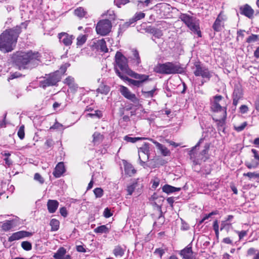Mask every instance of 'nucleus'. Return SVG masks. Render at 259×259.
Here are the masks:
<instances>
[{
    "label": "nucleus",
    "mask_w": 259,
    "mask_h": 259,
    "mask_svg": "<svg viewBox=\"0 0 259 259\" xmlns=\"http://www.w3.org/2000/svg\"><path fill=\"white\" fill-rule=\"evenodd\" d=\"M217 213L215 211H212L209 214H205V216L202 218V219L200 221V224L203 223L204 221L208 219L210 217H211L212 215L216 214Z\"/></svg>",
    "instance_id": "nucleus-55"
},
{
    "label": "nucleus",
    "mask_w": 259,
    "mask_h": 259,
    "mask_svg": "<svg viewBox=\"0 0 259 259\" xmlns=\"http://www.w3.org/2000/svg\"><path fill=\"white\" fill-rule=\"evenodd\" d=\"M124 140L126 141L127 142H130L132 143H136V142L141 140L142 139H144V138H141V137H130L128 136H126L124 137Z\"/></svg>",
    "instance_id": "nucleus-40"
},
{
    "label": "nucleus",
    "mask_w": 259,
    "mask_h": 259,
    "mask_svg": "<svg viewBox=\"0 0 259 259\" xmlns=\"http://www.w3.org/2000/svg\"><path fill=\"white\" fill-rule=\"evenodd\" d=\"M165 250L161 248H157L153 252L151 259H161L162 255L165 253Z\"/></svg>",
    "instance_id": "nucleus-30"
},
{
    "label": "nucleus",
    "mask_w": 259,
    "mask_h": 259,
    "mask_svg": "<svg viewBox=\"0 0 259 259\" xmlns=\"http://www.w3.org/2000/svg\"><path fill=\"white\" fill-rule=\"evenodd\" d=\"M87 40V37L85 35H80L77 38V45L81 46Z\"/></svg>",
    "instance_id": "nucleus-42"
},
{
    "label": "nucleus",
    "mask_w": 259,
    "mask_h": 259,
    "mask_svg": "<svg viewBox=\"0 0 259 259\" xmlns=\"http://www.w3.org/2000/svg\"><path fill=\"white\" fill-rule=\"evenodd\" d=\"M243 176L248 177L249 178V179H255V178H259V174H257V172H249L247 173H244V174H243Z\"/></svg>",
    "instance_id": "nucleus-45"
},
{
    "label": "nucleus",
    "mask_w": 259,
    "mask_h": 259,
    "mask_svg": "<svg viewBox=\"0 0 259 259\" xmlns=\"http://www.w3.org/2000/svg\"><path fill=\"white\" fill-rule=\"evenodd\" d=\"M145 16V14L142 12H137L134 15L133 18L132 19V22H131L130 24H132L133 23L141 20V19L144 18Z\"/></svg>",
    "instance_id": "nucleus-39"
},
{
    "label": "nucleus",
    "mask_w": 259,
    "mask_h": 259,
    "mask_svg": "<svg viewBox=\"0 0 259 259\" xmlns=\"http://www.w3.org/2000/svg\"><path fill=\"white\" fill-rule=\"evenodd\" d=\"M64 83L68 85L69 88L73 91H75L77 88V85L74 83V78L71 76L67 77L65 79Z\"/></svg>",
    "instance_id": "nucleus-23"
},
{
    "label": "nucleus",
    "mask_w": 259,
    "mask_h": 259,
    "mask_svg": "<svg viewBox=\"0 0 259 259\" xmlns=\"http://www.w3.org/2000/svg\"><path fill=\"white\" fill-rule=\"evenodd\" d=\"M258 35L256 34H252L247 38L246 42L248 43L255 42L258 40Z\"/></svg>",
    "instance_id": "nucleus-48"
},
{
    "label": "nucleus",
    "mask_w": 259,
    "mask_h": 259,
    "mask_svg": "<svg viewBox=\"0 0 259 259\" xmlns=\"http://www.w3.org/2000/svg\"><path fill=\"white\" fill-rule=\"evenodd\" d=\"M98 93L107 95L109 92V88L107 85H101L97 90Z\"/></svg>",
    "instance_id": "nucleus-38"
},
{
    "label": "nucleus",
    "mask_w": 259,
    "mask_h": 259,
    "mask_svg": "<svg viewBox=\"0 0 259 259\" xmlns=\"http://www.w3.org/2000/svg\"><path fill=\"white\" fill-rule=\"evenodd\" d=\"M32 235L31 233H30L25 231H20L14 233L11 235L8 238L9 242H13L16 240H18L23 239L25 237H29Z\"/></svg>",
    "instance_id": "nucleus-12"
},
{
    "label": "nucleus",
    "mask_w": 259,
    "mask_h": 259,
    "mask_svg": "<svg viewBox=\"0 0 259 259\" xmlns=\"http://www.w3.org/2000/svg\"><path fill=\"white\" fill-rule=\"evenodd\" d=\"M132 53L133 55V57H132L133 63L135 65L138 66L141 63V59L139 53L138 51L135 49L132 50Z\"/></svg>",
    "instance_id": "nucleus-21"
},
{
    "label": "nucleus",
    "mask_w": 259,
    "mask_h": 259,
    "mask_svg": "<svg viewBox=\"0 0 259 259\" xmlns=\"http://www.w3.org/2000/svg\"><path fill=\"white\" fill-rule=\"evenodd\" d=\"M153 37L159 38L162 35V32L161 30L155 29L152 31Z\"/></svg>",
    "instance_id": "nucleus-51"
},
{
    "label": "nucleus",
    "mask_w": 259,
    "mask_h": 259,
    "mask_svg": "<svg viewBox=\"0 0 259 259\" xmlns=\"http://www.w3.org/2000/svg\"><path fill=\"white\" fill-rule=\"evenodd\" d=\"M20 75L19 73L15 72L11 74L10 76L8 78V80L13 79L19 77Z\"/></svg>",
    "instance_id": "nucleus-64"
},
{
    "label": "nucleus",
    "mask_w": 259,
    "mask_h": 259,
    "mask_svg": "<svg viewBox=\"0 0 259 259\" xmlns=\"http://www.w3.org/2000/svg\"><path fill=\"white\" fill-rule=\"evenodd\" d=\"M256 252H257V250L255 249V248L252 247V248H250L249 249H248V250L247 251V254L249 255H255Z\"/></svg>",
    "instance_id": "nucleus-61"
},
{
    "label": "nucleus",
    "mask_w": 259,
    "mask_h": 259,
    "mask_svg": "<svg viewBox=\"0 0 259 259\" xmlns=\"http://www.w3.org/2000/svg\"><path fill=\"white\" fill-rule=\"evenodd\" d=\"M40 54L38 52L32 51L28 52H18L14 57V60L20 69L33 68L40 62Z\"/></svg>",
    "instance_id": "nucleus-1"
},
{
    "label": "nucleus",
    "mask_w": 259,
    "mask_h": 259,
    "mask_svg": "<svg viewBox=\"0 0 259 259\" xmlns=\"http://www.w3.org/2000/svg\"><path fill=\"white\" fill-rule=\"evenodd\" d=\"M119 91L123 96L132 102L136 103L138 101V99L136 95L133 94L127 88L123 85H120Z\"/></svg>",
    "instance_id": "nucleus-13"
},
{
    "label": "nucleus",
    "mask_w": 259,
    "mask_h": 259,
    "mask_svg": "<svg viewBox=\"0 0 259 259\" xmlns=\"http://www.w3.org/2000/svg\"><path fill=\"white\" fill-rule=\"evenodd\" d=\"M157 72L163 74L182 73L184 72L183 68L179 64L171 62H167L159 64L156 67Z\"/></svg>",
    "instance_id": "nucleus-5"
},
{
    "label": "nucleus",
    "mask_w": 259,
    "mask_h": 259,
    "mask_svg": "<svg viewBox=\"0 0 259 259\" xmlns=\"http://www.w3.org/2000/svg\"><path fill=\"white\" fill-rule=\"evenodd\" d=\"M110 228L108 227L107 225H101L94 229V232L98 234L108 233Z\"/></svg>",
    "instance_id": "nucleus-24"
},
{
    "label": "nucleus",
    "mask_w": 259,
    "mask_h": 259,
    "mask_svg": "<svg viewBox=\"0 0 259 259\" xmlns=\"http://www.w3.org/2000/svg\"><path fill=\"white\" fill-rule=\"evenodd\" d=\"M65 167L64 163L60 162L56 165L54 171H53V175L56 178H60L62 174L65 172Z\"/></svg>",
    "instance_id": "nucleus-17"
},
{
    "label": "nucleus",
    "mask_w": 259,
    "mask_h": 259,
    "mask_svg": "<svg viewBox=\"0 0 259 259\" xmlns=\"http://www.w3.org/2000/svg\"><path fill=\"white\" fill-rule=\"evenodd\" d=\"M213 228L215 232L216 238L218 239L219 237V226L218 221L216 220L213 222Z\"/></svg>",
    "instance_id": "nucleus-46"
},
{
    "label": "nucleus",
    "mask_w": 259,
    "mask_h": 259,
    "mask_svg": "<svg viewBox=\"0 0 259 259\" xmlns=\"http://www.w3.org/2000/svg\"><path fill=\"white\" fill-rule=\"evenodd\" d=\"M125 249L120 246H116L113 250V253L117 258L121 257L124 254Z\"/></svg>",
    "instance_id": "nucleus-22"
},
{
    "label": "nucleus",
    "mask_w": 259,
    "mask_h": 259,
    "mask_svg": "<svg viewBox=\"0 0 259 259\" xmlns=\"http://www.w3.org/2000/svg\"><path fill=\"white\" fill-rule=\"evenodd\" d=\"M21 26L6 30L0 35V51L3 53L12 51L16 45Z\"/></svg>",
    "instance_id": "nucleus-2"
},
{
    "label": "nucleus",
    "mask_w": 259,
    "mask_h": 259,
    "mask_svg": "<svg viewBox=\"0 0 259 259\" xmlns=\"http://www.w3.org/2000/svg\"><path fill=\"white\" fill-rule=\"evenodd\" d=\"M157 89L155 88L153 90L149 91H142L143 96L146 98H152L155 94Z\"/></svg>",
    "instance_id": "nucleus-33"
},
{
    "label": "nucleus",
    "mask_w": 259,
    "mask_h": 259,
    "mask_svg": "<svg viewBox=\"0 0 259 259\" xmlns=\"http://www.w3.org/2000/svg\"><path fill=\"white\" fill-rule=\"evenodd\" d=\"M259 164V161H253L252 163L246 162L245 165L249 169L254 168Z\"/></svg>",
    "instance_id": "nucleus-53"
},
{
    "label": "nucleus",
    "mask_w": 259,
    "mask_h": 259,
    "mask_svg": "<svg viewBox=\"0 0 259 259\" xmlns=\"http://www.w3.org/2000/svg\"><path fill=\"white\" fill-rule=\"evenodd\" d=\"M180 190V188L175 187L168 185H165L162 188L163 191L166 193H170L175 192L179 191Z\"/></svg>",
    "instance_id": "nucleus-28"
},
{
    "label": "nucleus",
    "mask_w": 259,
    "mask_h": 259,
    "mask_svg": "<svg viewBox=\"0 0 259 259\" xmlns=\"http://www.w3.org/2000/svg\"><path fill=\"white\" fill-rule=\"evenodd\" d=\"M97 45L98 48L103 52H107L108 50L106 45V41L104 39L99 40L97 41Z\"/></svg>",
    "instance_id": "nucleus-29"
},
{
    "label": "nucleus",
    "mask_w": 259,
    "mask_h": 259,
    "mask_svg": "<svg viewBox=\"0 0 259 259\" xmlns=\"http://www.w3.org/2000/svg\"><path fill=\"white\" fill-rule=\"evenodd\" d=\"M226 117V111H224L223 117L220 119H215L214 118H213V120H215L217 122L218 127L220 128L224 126L225 122V119Z\"/></svg>",
    "instance_id": "nucleus-36"
},
{
    "label": "nucleus",
    "mask_w": 259,
    "mask_h": 259,
    "mask_svg": "<svg viewBox=\"0 0 259 259\" xmlns=\"http://www.w3.org/2000/svg\"><path fill=\"white\" fill-rule=\"evenodd\" d=\"M151 141L155 145L157 148L160 151L161 153L163 156H168L169 155L170 151L168 150V149L166 147H165L164 146L160 144L159 143L157 142V141H155L153 140H151Z\"/></svg>",
    "instance_id": "nucleus-20"
},
{
    "label": "nucleus",
    "mask_w": 259,
    "mask_h": 259,
    "mask_svg": "<svg viewBox=\"0 0 259 259\" xmlns=\"http://www.w3.org/2000/svg\"><path fill=\"white\" fill-rule=\"evenodd\" d=\"M248 108L246 105H241L240 107V112L242 114H245L248 111Z\"/></svg>",
    "instance_id": "nucleus-58"
},
{
    "label": "nucleus",
    "mask_w": 259,
    "mask_h": 259,
    "mask_svg": "<svg viewBox=\"0 0 259 259\" xmlns=\"http://www.w3.org/2000/svg\"><path fill=\"white\" fill-rule=\"evenodd\" d=\"M112 24L110 20L104 19L99 21L96 27V30L98 34L102 36L107 35L111 30Z\"/></svg>",
    "instance_id": "nucleus-8"
},
{
    "label": "nucleus",
    "mask_w": 259,
    "mask_h": 259,
    "mask_svg": "<svg viewBox=\"0 0 259 259\" xmlns=\"http://www.w3.org/2000/svg\"><path fill=\"white\" fill-rule=\"evenodd\" d=\"M243 96L242 89L240 86L236 85L235 87L233 94V98L241 99Z\"/></svg>",
    "instance_id": "nucleus-25"
},
{
    "label": "nucleus",
    "mask_w": 259,
    "mask_h": 259,
    "mask_svg": "<svg viewBox=\"0 0 259 259\" xmlns=\"http://www.w3.org/2000/svg\"><path fill=\"white\" fill-rule=\"evenodd\" d=\"M58 38L61 43L66 46H69L72 44L74 36L66 32H61L58 34Z\"/></svg>",
    "instance_id": "nucleus-14"
},
{
    "label": "nucleus",
    "mask_w": 259,
    "mask_h": 259,
    "mask_svg": "<svg viewBox=\"0 0 259 259\" xmlns=\"http://www.w3.org/2000/svg\"><path fill=\"white\" fill-rule=\"evenodd\" d=\"M54 259H71V256L67 253L66 248L60 247L53 255Z\"/></svg>",
    "instance_id": "nucleus-15"
},
{
    "label": "nucleus",
    "mask_w": 259,
    "mask_h": 259,
    "mask_svg": "<svg viewBox=\"0 0 259 259\" xmlns=\"http://www.w3.org/2000/svg\"><path fill=\"white\" fill-rule=\"evenodd\" d=\"M137 183H134L133 184L127 186L126 190L128 192V195H131L132 194L133 192L137 187Z\"/></svg>",
    "instance_id": "nucleus-44"
},
{
    "label": "nucleus",
    "mask_w": 259,
    "mask_h": 259,
    "mask_svg": "<svg viewBox=\"0 0 259 259\" xmlns=\"http://www.w3.org/2000/svg\"><path fill=\"white\" fill-rule=\"evenodd\" d=\"M211 108V109L214 112H219V111H221L222 110L223 112L226 111L225 110H224L223 109L222 107L220 105L219 103H216V102H213Z\"/></svg>",
    "instance_id": "nucleus-41"
},
{
    "label": "nucleus",
    "mask_w": 259,
    "mask_h": 259,
    "mask_svg": "<svg viewBox=\"0 0 259 259\" xmlns=\"http://www.w3.org/2000/svg\"><path fill=\"white\" fill-rule=\"evenodd\" d=\"M232 224L227 222L226 221H222L221 223V231L223 230H225L227 232H228L231 227Z\"/></svg>",
    "instance_id": "nucleus-37"
},
{
    "label": "nucleus",
    "mask_w": 259,
    "mask_h": 259,
    "mask_svg": "<svg viewBox=\"0 0 259 259\" xmlns=\"http://www.w3.org/2000/svg\"><path fill=\"white\" fill-rule=\"evenodd\" d=\"M222 24L223 23H221V20H220V17H217L213 24L212 27L215 31H219L221 30Z\"/></svg>",
    "instance_id": "nucleus-35"
},
{
    "label": "nucleus",
    "mask_w": 259,
    "mask_h": 259,
    "mask_svg": "<svg viewBox=\"0 0 259 259\" xmlns=\"http://www.w3.org/2000/svg\"><path fill=\"white\" fill-rule=\"evenodd\" d=\"M149 144L145 143L138 149L140 164L144 167H145V162L149 159Z\"/></svg>",
    "instance_id": "nucleus-11"
},
{
    "label": "nucleus",
    "mask_w": 259,
    "mask_h": 259,
    "mask_svg": "<svg viewBox=\"0 0 259 259\" xmlns=\"http://www.w3.org/2000/svg\"><path fill=\"white\" fill-rule=\"evenodd\" d=\"M59 221L55 219L51 220L50 225L51 226L52 231H56L59 228Z\"/></svg>",
    "instance_id": "nucleus-32"
},
{
    "label": "nucleus",
    "mask_w": 259,
    "mask_h": 259,
    "mask_svg": "<svg viewBox=\"0 0 259 259\" xmlns=\"http://www.w3.org/2000/svg\"><path fill=\"white\" fill-rule=\"evenodd\" d=\"M103 215L106 218H109L112 215V213L111 212L110 209L107 207L104 210Z\"/></svg>",
    "instance_id": "nucleus-56"
},
{
    "label": "nucleus",
    "mask_w": 259,
    "mask_h": 259,
    "mask_svg": "<svg viewBox=\"0 0 259 259\" xmlns=\"http://www.w3.org/2000/svg\"><path fill=\"white\" fill-rule=\"evenodd\" d=\"M180 18L192 31L195 32L199 36L200 35L198 20L196 18L186 14H182Z\"/></svg>",
    "instance_id": "nucleus-6"
},
{
    "label": "nucleus",
    "mask_w": 259,
    "mask_h": 259,
    "mask_svg": "<svg viewBox=\"0 0 259 259\" xmlns=\"http://www.w3.org/2000/svg\"><path fill=\"white\" fill-rule=\"evenodd\" d=\"M246 125H247V122H244L240 125H238V126L235 125L234 128L237 132H241L242 131H243L245 128V127H246Z\"/></svg>",
    "instance_id": "nucleus-54"
},
{
    "label": "nucleus",
    "mask_w": 259,
    "mask_h": 259,
    "mask_svg": "<svg viewBox=\"0 0 259 259\" xmlns=\"http://www.w3.org/2000/svg\"><path fill=\"white\" fill-rule=\"evenodd\" d=\"M74 14L79 18L85 17L87 12L82 7H79L74 10Z\"/></svg>",
    "instance_id": "nucleus-34"
},
{
    "label": "nucleus",
    "mask_w": 259,
    "mask_h": 259,
    "mask_svg": "<svg viewBox=\"0 0 259 259\" xmlns=\"http://www.w3.org/2000/svg\"><path fill=\"white\" fill-rule=\"evenodd\" d=\"M76 250L80 252H85L86 249L82 245H77Z\"/></svg>",
    "instance_id": "nucleus-63"
},
{
    "label": "nucleus",
    "mask_w": 259,
    "mask_h": 259,
    "mask_svg": "<svg viewBox=\"0 0 259 259\" xmlns=\"http://www.w3.org/2000/svg\"><path fill=\"white\" fill-rule=\"evenodd\" d=\"M237 233L238 234L239 239H242L247 235V231H237Z\"/></svg>",
    "instance_id": "nucleus-62"
},
{
    "label": "nucleus",
    "mask_w": 259,
    "mask_h": 259,
    "mask_svg": "<svg viewBox=\"0 0 259 259\" xmlns=\"http://www.w3.org/2000/svg\"><path fill=\"white\" fill-rule=\"evenodd\" d=\"M115 65L114 69L116 74L117 72L121 74L128 75L134 78H139L137 73L128 68L127 59L119 52H117L115 56Z\"/></svg>",
    "instance_id": "nucleus-3"
},
{
    "label": "nucleus",
    "mask_w": 259,
    "mask_h": 259,
    "mask_svg": "<svg viewBox=\"0 0 259 259\" xmlns=\"http://www.w3.org/2000/svg\"><path fill=\"white\" fill-rule=\"evenodd\" d=\"M21 247L23 249L29 251L32 249V245L30 242L25 241L21 242Z\"/></svg>",
    "instance_id": "nucleus-43"
},
{
    "label": "nucleus",
    "mask_w": 259,
    "mask_h": 259,
    "mask_svg": "<svg viewBox=\"0 0 259 259\" xmlns=\"http://www.w3.org/2000/svg\"><path fill=\"white\" fill-rule=\"evenodd\" d=\"M59 206V202L55 200H49L47 202V207L50 213H54Z\"/></svg>",
    "instance_id": "nucleus-19"
},
{
    "label": "nucleus",
    "mask_w": 259,
    "mask_h": 259,
    "mask_svg": "<svg viewBox=\"0 0 259 259\" xmlns=\"http://www.w3.org/2000/svg\"><path fill=\"white\" fill-rule=\"evenodd\" d=\"M129 2V0H114V1L115 5L119 8H120L121 5H124Z\"/></svg>",
    "instance_id": "nucleus-50"
},
{
    "label": "nucleus",
    "mask_w": 259,
    "mask_h": 259,
    "mask_svg": "<svg viewBox=\"0 0 259 259\" xmlns=\"http://www.w3.org/2000/svg\"><path fill=\"white\" fill-rule=\"evenodd\" d=\"M18 136L19 138L22 140L24 139L25 136V133H24V126L23 125L20 126V127L19 128V130L18 131L17 133Z\"/></svg>",
    "instance_id": "nucleus-47"
},
{
    "label": "nucleus",
    "mask_w": 259,
    "mask_h": 259,
    "mask_svg": "<svg viewBox=\"0 0 259 259\" xmlns=\"http://www.w3.org/2000/svg\"><path fill=\"white\" fill-rule=\"evenodd\" d=\"M137 75H139V78H135L136 79H139V80H134L128 78L126 75L121 74L118 72H117V75L123 80L127 81L130 84H132L134 86L139 87L141 85L142 83L147 80L148 79L149 76L146 75L140 74L137 73Z\"/></svg>",
    "instance_id": "nucleus-10"
},
{
    "label": "nucleus",
    "mask_w": 259,
    "mask_h": 259,
    "mask_svg": "<svg viewBox=\"0 0 259 259\" xmlns=\"http://www.w3.org/2000/svg\"><path fill=\"white\" fill-rule=\"evenodd\" d=\"M60 212L64 217H66L68 214L67 211L65 207H61L60 209Z\"/></svg>",
    "instance_id": "nucleus-60"
},
{
    "label": "nucleus",
    "mask_w": 259,
    "mask_h": 259,
    "mask_svg": "<svg viewBox=\"0 0 259 259\" xmlns=\"http://www.w3.org/2000/svg\"><path fill=\"white\" fill-rule=\"evenodd\" d=\"M35 181L38 182L40 184H42L45 181L41 176L38 173H35L34 176Z\"/></svg>",
    "instance_id": "nucleus-52"
},
{
    "label": "nucleus",
    "mask_w": 259,
    "mask_h": 259,
    "mask_svg": "<svg viewBox=\"0 0 259 259\" xmlns=\"http://www.w3.org/2000/svg\"><path fill=\"white\" fill-rule=\"evenodd\" d=\"M203 141L202 138L200 139L198 142V143L193 147L192 149L189 151V155L191 160L193 161L194 163L196 164H199L200 161H205L207 157L206 156L208 149L209 148V146L208 145H205L204 147V149L201 151V152L199 154V155L196 157L195 156V150L196 148L199 146L200 144L202 143Z\"/></svg>",
    "instance_id": "nucleus-7"
},
{
    "label": "nucleus",
    "mask_w": 259,
    "mask_h": 259,
    "mask_svg": "<svg viewBox=\"0 0 259 259\" xmlns=\"http://www.w3.org/2000/svg\"><path fill=\"white\" fill-rule=\"evenodd\" d=\"M251 151L253 154L255 159L256 160L255 161H259V154L258 153V151L254 149H252Z\"/></svg>",
    "instance_id": "nucleus-59"
},
{
    "label": "nucleus",
    "mask_w": 259,
    "mask_h": 259,
    "mask_svg": "<svg viewBox=\"0 0 259 259\" xmlns=\"http://www.w3.org/2000/svg\"><path fill=\"white\" fill-rule=\"evenodd\" d=\"M93 143L94 144L98 145L103 140V135L98 132H95L93 135Z\"/></svg>",
    "instance_id": "nucleus-26"
},
{
    "label": "nucleus",
    "mask_w": 259,
    "mask_h": 259,
    "mask_svg": "<svg viewBox=\"0 0 259 259\" xmlns=\"http://www.w3.org/2000/svg\"><path fill=\"white\" fill-rule=\"evenodd\" d=\"M0 224H2V229L5 232L9 231L13 228L12 221H6L4 222H0Z\"/></svg>",
    "instance_id": "nucleus-27"
},
{
    "label": "nucleus",
    "mask_w": 259,
    "mask_h": 259,
    "mask_svg": "<svg viewBox=\"0 0 259 259\" xmlns=\"http://www.w3.org/2000/svg\"><path fill=\"white\" fill-rule=\"evenodd\" d=\"M180 254L183 259H196V254L192 251L191 247L185 248L181 250Z\"/></svg>",
    "instance_id": "nucleus-16"
},
{
    "label": "nucleus",
    "mask_w": 259,
    "mask_h": 259,
    "mask_svg": "<svg viewBox=\"0 0 259 259\" xmlns=\"http://www.w3.org/2000/svg\"><path fill=\"white\" fill-rule=\"evenodd\" d=\"M69 65L65 64L60 68V71H56L49 75H46L40 81V87L45 89L47 87L56 85L61 79L60 72L64 73Z\"/></svg>",
    "instance_id": "nucleus-4"
},
{
    "label": "nucleus",
    "mask_w": 259,
    "mask_h": 259,
    "mask_svg": "<svg viewBox=\"0 0 259 259\" xmlns=\"http://www.w3.org/2000/svg\"><path fill=\"white\" fill-rule=\"evenodd\" d=\"M192 69L196 76H201L203 78H206L207 80H209L211 76L208 69L201 64L200 62H195Z\"/></svg>",
    "instance_id": "nucleus-9"
},
{
    "label": "nucleus",
    "mask_w": 259,
    "mask_h": 259,
    "mask_svg": "<svg viewBox=\"0 0 259 259\" xmlns=\"http://www.w3.org/2000/svg\"><path fill=\"white\" fill-rule=\"evenodd\" d=\"M94 193L97 198H100L103 195V191L101 188H95Z\"/></svg>",
    "instance_id": "nucleus-49"
},
{
    "label": "nucleus",
    "mask_w": 259,
    "mask_h": 259,
    "mask_svg": "<svg viewBox=\"0 0 259 259\" xmlns=\"http://www.w3.org/2000/svg\"><path fill=\"white\" fill-rule=\"evenodd\" d=\"M241 14L249 18H251L253 15L254 10L248 5H245L240 8Z\"/></svg>",
    "instance_id": "nucleus-18"
},
{
    "label": "nucleus",
    "mask_w": 259,
    "mask_h": 259,
    "mask_svg": "<svg viewBox=\"0 0 259 259\" xmlns=\"http://www.w3.org/2000/svg\"><path fill=\"white\" fill-rule=\"evenodd\" d=\"M101 113L100 111H96L95 113H89L87 114V116H90L91 117H97L99 118L101 117Z\"/></svg>",
    "instance_id": "nucleus-57"
},
{
    "label": "nucleus",
    "mask_w": 259,
    "mask_h": 259,
    "mask_svg": "<svg viewBox=\"0 0 259 259\" xmlns=\"http://www.w3.org/2000/svg\"><path fill=\"white\" fill-rule=\"evenodd\" d=\"M125 172L130 176H132L136 172V170L131 164H126L124 165Z\"/></svg>",
    "instance_id": "nucleus-31"
}]
</instances>
